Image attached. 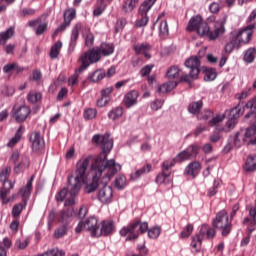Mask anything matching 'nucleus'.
<instances>
[{
  "mask_svg": "<svg viewBox=\"0 0 256 256\" xmlns=\"http://www.w3.org/2000/svg\"><path fill=\"white\" fill-rule=\"evenodd\" d=\"M162 227L160 225H155L154 227H151L148 229V237L150 239H158V237L161 235Z\"/></svg>",
  "mask_w": 256,
  "mask_h": 256,
  "instance_id": "obj_44",
  "label": "nucleus"
},
{
  "mask_svg": "<svg viewBox=\"0 0 256 256\" xmlns=\"http://www.w3.org/2000/svg\"><path fill=\"white\" fill-rule=\"evenodd\" d=\"M180 73L181 69H179V67L173 66L168 69L167 77H169V79H176L177 77H180Z\"/></svg>",
  "mask_w": 256,
  "mask_h": 256,
  "instance_id": "obj_53",
  "label": "nucleus"
},
{
  "mask_svg": "<svg viewBox=\"0 0 256 256\" xmlns=\"http://www.w3.org/2000/svg\"><path fill=\"white\" fill-rule=\"evenodd\" d=\"M169 35V26L167 21H161L159 25V36L160 37H168Z\"/></svg>",
  "mask_w": 256,
  "mask_h": 256,
  "instance_id": "obj_49",
  "label": "nucleus"
},
{
  "mask_svg": "<svg viewBox=\"0 0 256 256\" xmlns=\"http://www.w3.org/2000/svg\"><path fill=\"white\" fill-rule=\"evenodd\" d=\"M177 161H176V157L174 159H168L166 161H164V169L166 173H171L169 171V169H171V167H174V165H176Z\"/></svg>",
  "mask_w": 256,
  "mask_h": 256,
  "instance_id": "obj_62",
  "label": "nucleus"
},
{
  "mask_svg": "<svg viewBox=\"0 0 256 256\" xmlns=\"http://www.w3.org/2000/svg\"><path fill=\"white\" fill-rule=\"evenodd\" d=\"M221 131H224L223 127L216 129L212 135H210V143H218L221 139Z\"/></svg>",
  "mask_w": 256,
  "mask_h": 256,
  "instance_id": "obj_55",
  "label": "nucleus"
},
{
  "mask_svg": "<svg viewBox=\"0 0 256 256\" xmlns=\"http://www.w3.org/2000/svg\"><path fill=\"white\" fill-rule=\"evenodd\" d=\"M201 61L198 57H190L185 61V66L190 69V78L197 79L200 73Z\"/></svg>",
  "mask_w": 256,
  "mask_h": 256,
  "instance_id": "obj_12",
  "label": "nucleus"
},
{
  "mask_svg": "<svg viewBox=\"0 0 256 256\" xmlns=\"http://www.w3.org/2000/svg\"><path fill=\"white\" fill-rule=\"evenodd\" d=\"M247 23H249V25H250V27H251V37H252L253 31H254V29H255V27H256V9H254V10L250 13V15H249V17H248V19H247Z\"/></svg>",
  "mask_w": 256,
  "mask_h": 256,
  "instance_id": "obj_52",
  "label": "nucleus"
},
{
  "mask_svg": "<svg viewBox=\"0 0 256 256\" xmlns=\"http://www.w3.org/2000/svg\"><path fill=\"white\" fill-rule=\"evenodd\" d=\"M199 149V145H190L187 149L176 155V163H182L183 161L191 159V157H197Z\"/></svg>",
  "mask_w": 256,
  "mask_h": 256,
  "instance_id": "obj_11",
  "label": "nucleus"
},
{
  "mask_svg": "<svg viewBox=\"0 0 256 256\" xmlns=\"http://www.w3.org/2000/svg\"><path fill=\"white\" fill-rule=\"evenodd\" d=\"M251 39H252V27H250V23L244 29H239L236 32L237 44L250 43Z\"/></svg>",
  "mask_w": 256,
  "mask_h": 256,
  "instance_id": "obj_14",
  "label": "nucleus"
},
{
  "mask_svg": "<svg viewBox=\"0 0 256 256\" xmlns=\"http://www.w3.org/2000/svg\"><path fill=\"white\" fill-rule=\"evenodd\" d=\"M82 36L85 39V45L87 47H92L95 41V35L91 33V30L89 29V27H84L82 29Z\"/></svg>",
  "mask_w": 256,
  "mask_h": 256,
  "instance_id": "obj_31",
  "label": "nucleus"
},
{
  "mask_svg": "<svg viewBox=\"0 0 256 256\" xmlns=\"http://www.w3.org/2000/svg\"><path fill=\"white\" fill-rule=\"evenodd\" d=\"M63 43L61 41H57L52 47L50 51L51 59H57L59 56L60 49H62Z\"/></svg>",
  "mask_w": 256,
  "mask_h": 256,
  "instance_id": "obj_43",
  "label": "nucleus"
},
{
  "mask_svg": "<svg viewBox=\"0 0 256 256\" xmlns=\"http://www.w3.org/2000/svg\"><path fill=\"white\" fill-rule=\"evenodd\" d=\"M33 179H34V177H31L27 181V184L25 185V187H21V189L19 190V194L21 195L24 203H27V200L29 199V197L31 195V191L33 188Z\"/></svg>",
  "mask_w": 256,
  "mask_h": 256,
  "instance_id": "obj_23",
  "label": "nucleus"
},
{
  "mask_svg": "<svg viewBox=\"0 0 256 256\" xmlns=\"http://www.w3.org/2000/svg\"><path fill=\"white\" fill-rule=\"evenodd\" d=\"M148 223L144 221H133L128 225H125L119 230L121 237H126V241H134L138 239L140 233H145L148 230Z\"/></svg>",
  "mask_w": 256,
  "mask_h": 256,
  "instance_id": "obj_4",
  "label": "nucleus"
},
{
  "mask_svg": "<svg viewBox=\"0 0 256 256\" xmlns=\"http://www.w3.org/2000/svg\"><path fill=\"white\" fill-rule=\"evenodd\" d=\"M98 199L101 203H111V201H113V187L104 185V187L99 190Z\"/></svg>",
  "mask_w": 256,
  "mask_h": 256,
  "instance_id": "obj_15",
  "label": "nucleus"
},
{
  "mask_svg": "<svg viewBox=\"0 0 256 256\" xmlns=\"http://www.w3.org/2000/svg\"><path fill=\"white\" fill-rule=\"evenodd\" d=\"M217 71L216 69L209 67L204 70V81H215L217 79Z\"/></svg>",
  "mask_w": 256,
  "mask_h": 256,
  "instance_id": "obj_40",
  "label": "nucleus"
},
{
  "mask_svg": "<svg viewBox=\"0 0 256 256\" xmlns=\"http://www.w3.org/2000/svg\"><path fill=\"white\" fill-rule=\"evenodd\" d=\"M24 209L23 203H17L12 208V215L13 217H19Z\"/></svg>",
  "mask_w": 256,
  "mask_h": 256,
  "instance_id": "obj_56",
  "label": "nucleus"
},
{
  "mask_svg": "<svg viewBox=\"0 0 256 256\" xmlns=\"http://www.w3.org/2000/svg\"><path fill=\"white\" fill-rule=\"evenodd\" d=\"M199 171H201V163H199V161H193L185 168V173H187V175H192L193 177H196Z\"/></svg>",
  "mask_w": 256,
  "mask_h": 256,
  "instance_id": "obj_29",
  "label": "nucleus"
},
{
  "mask_svg": "<svg viewBox=\"0 0 256 256\" xmlns=\"http://www.w3.org/2000/svg\"><path fill=\"white\" fill-rule=\"evenodd\" d=\"M124 113L123 107H114V109H111L108 113V118L112 119V121H116L120 117H122Z\"/></svg>",
  "mask_w": 256,
  "mask_h": 256,
  "instance_id": "obj_38",
  "label": "nucleus"
},
{
  "mask_svg": "<svg viewBox=\"0 0 256 256\" xmlns=\"http://www.w3.org/2000/svg\"><path fill=\"white\" fill-rule=\"evenodd\" d=\"M71 217H73V209H63L59 220L62 223H67L68 221H70Z\"/></svg>",
  "mask_w": 256,
  "mask_h": 256,
  "instance_id": "obj_50",
  "label": "nucleus"
},
{
  "mask_svg": "<svg viewBox=\"0 0 256 256\" xmlns=\"http://www.w3.org/2000/svg\"><path fill=\"white\" fill-rule=\"evenodd\" d=\"M93 143L100 145L102 153H100L94 163L91 165L90 176L92 183H88L85 187L86 193H93L99 187V183H109L111 178L121 171L120 163H116L115 159L107 161V155L113 149V139L110 135H94L92 138Z\"/></svg>",
  "mask_w": 256,
  "mask_h": 256,
  "instance_id": "obj_1",
  "label": "nucleus"
},
{
  "mask_svg": "<svg viewBox=\"0 0 256 256\" xmlns=\"http://www.w3.org/2000/svg\"><path fill=\"white\" fill-rule=\"evenodd\" d=\"M177 85H178L177 81H168V83H164L163 85H160L158 91L159 93H168L169 91H172V89H175Z\"/></svg>",
  "mask_w": 256,
  "mask_h": 256,
  "instance_id": "obj_41",
  "label": "nucleus"
},
{
  "mask_svg": "<svg viewBox=\"0 0 256 256\" xmlns=\"http://www.w3.org/2000/svg\"><path fill=\"white\" fill-rule=\"evenodd\" d=\"M115 51V45L113 43H101L100 45V55L104 57H109V55H113Z\"/></svg>",
  "mask_w": 256,
  "mask_h": 256,
  "instance_id": "obj_30",
  "label": "nucleus"
},
{
  "mask_svg": "<svg viewBox=\"0 0 256 256\" xmlns=\"http://www.w3.org/2000/svg\"><path fill=\"white\" fill-rule=\"evenodd\" d=\"M83 229L90 231L93 237H99V226L96 217H89L86 221H80L75 228L76 233H81Z\"/></svg>",
  "mask_w": 256,
  "mask_h": 256,
  "instance_id": "obj_9",
  "label": "nucleus"
},
{
  "mask_svg": "<svg viewBox=\"0 0 256 256\" xmlns=\"http://www.w3.org/2000/svg\"><path fill=\"white\" fill-rule=\"evenodd\" d=\"M212 225H214V229H218L221 231L222 235L226 237L232 231V223L229 220V215L225 209L218 211L216 216L212 220Z\"/></svg>",
  "mask_w": 256,
  "mask_h": 256,
  "instance_id": "obj_5",
  "label": "nucleus"
},
{
  "mask_svg": "<svg viewBox=\"0 0 256 256\" xmlns=\"http://www.w3.org/2000/svg\"><path fill=\"white\" fill-rule=\"evenodd\" d=\"M249 215L253 219V221H251V223H256V200H255V206L249 207Z\"/></svg>",
  "mask_w": 256,
  "mask_h": 256,
  "instance_id": "obj_64",
  "label": "nucleus"
},
{
  "mask_svg": "<svg viewBox=\"0 0 256 256\" xmlns=\"http://www.w3.org/2000/svg\"><path fill=\"white\" fill-rule=\"evenodd\" d=\"M194 225L192 223H188V225L181 232V237L186 238L190 237L191 233H193Z\"/></svg>",
  "mask_w": 256,
  "mask_h": 256,
  "instance_id": "obj_58",
  "label": "nucleus"
},
{
  "mask_svg": "<svg viewBox=\"0 0 256 256\" xmlns=\"http://www.w3.org/2000/svg\"><path fill=\"white\" fill-rule=\"evenodd\" d=\"M101 227H98V237L101 235H111L115 231V223L113 221H101Z\"/></svg>",
  "mask_w": 256,
  "mask_h": 256,
  "instance_id": "obj_17",
  "label": "nucleus"
},
{
  "mask_svg": "<svg viewBox=\"0 0 256 256\" xmlns=\"http://www.w3.org/2000/svg\"><path fill=\"white\" fill-rule=\"evenodd\" d=\"M232 139L235 147H241L245 141L249 145H256V121L245 132L238 131V133H235Z\"/></svg>",
  "mask_w": 256,
  "mask_h": 256,
  "instance_id": "obj_6",
  "label": "nucleus"
},
{
  "mask_svg": "<svg viewBox=\"0 0 256 256\" xmlns=\"http://www.w3.org/2000/svg\"><path fill=\"white\" fill-rule=\"evenodd\" d=\"M140 0H123L121 9L125 14L133 13L137 5H139Z\"/></svg>",
  "mask_w": 256,
  "mask_h": 256,
  "instance_id": "obj_24",
  "label": "nucleus"
},
{
  "mask_svg": "<svg viewBox=\"0 0 256 256\" xmlns=\"http://www.w3.org/2000/svg\"><path fill=\"white\" fill-rule=\"evenodd\" d=\"M28 245H29V239H25L24 241H21V239H16L15 241L16 249H26Z\"/></svg>",
  "mask_w": 256,
  "mask_h": 256,
  "instance_id": "obj_63",
  "label": "nucleus"
},
{
  "mask_svg": "<svg viewBox=\"0 0 256 256\" xmlns=\"http://www.w3.org/2000/svg\"><path fill=\"white\" fill-rule=\"evenodd\" d=\"M139 97L138 91H130L125 95L124 97V103L125 106L130 109V107H133L134 105H137V99Z\"/></svg>",
  "mask_w": 256,
  "mask_h": 256,
  "instance_id": "obj_25",
  "label": "nucleus"
},
{
  "mask_svg": "<svg viewBox=\"0 0 256 256\" xmlns=\"http://www.w3.org/2000/svg\"><path fill=\"white\" fill-rule=\"evenodd\" d=\"M171 173H166V169L164 168V162L162 163V173H159L156 177V183L159 185H168L171 183Z\"/></svg>",
  "mask_w": 256,
  "mask_h": 256,
  "instance_id": "obj_26",
  "label": "nucleus"
},
{
  "mask_svg": "<svg viewBox=\"0 0 256 256\" xmlns=\"http://www.w3.org/2000/svg\"><path fill=\"white\" fill-rule=\"evenodd\" d=\"M21 71L19 65L17 63H12V64H9V65H5L3 67V72L4 73H14V72H17L19 73Z\"/></svg>",
  "mask_w": 256,
  "mask_h": 256,
  "instance_id": "obj_54",
  "label": "nucleus"
},
{
  "mask_svg": "<svg viewBox=\"0 0 256 256\" xmlns=\"http://www.w3.org/2000/svg\"><path fill=\"white\" fill-rule=\"evenodd\" d=\"M191 248L193 253H199L201 251L202 247V235H201V230L199 231L198 234L194 235L191 237Z\"/></svg>",
  "mask_w": 256,
  "mask_h": 256,
  "instance_id": "obj_27",
  "label": "nucleus"
},
{
  "mask_svg": "<svg viewBox=\"0 0 256 256\" xmlns=\"http://www.w3.org/2000/svg\"><path fill=\"white\" fill-rule=\"evenodd\" d=\"M163 105L164 101L162 99H155V101L151 103V109L152 111H159V109H162Z\"/></svg>",
  "mask_w": 256,
  "mask_h": 256,
  "instance_id": "obj_61",
  "label": "nucleus"
},
{
  "mask_svg": "<svg viewBox=\"0 0 256 256\" xmlns=\"http://www.w3.org/2000/svg\"><path fill=\"white\" fill-rule=\"evenodd\" d=\"M91 155L88 157H84L80 159L76 163V170L74 175H70L68 177L67 188L64 187L60 191H58L55 195L56 201H64L66 199L68 193L70 194L69 199H66L65 206L69 207L70 205H74L75 197L79 194L83 183L87 182V169L92 161Z\"/></svg>",
  "mask_w": 256,
  "mask_h": 256,
  "instance_id": "obj_2",
  "label": "nucleus"
},
{
  "mask_svg": "<svg viewBox=\"0 0 256 256\" xmlns=\"http://www.w3.org/2000/svg\"><path fill=\"white\" fill-rule=\"evenodd\" d=\"M33 151H40L45 147V141L40 133H32L30 137Z\"/></svg>",
  "mask_w": 256,
  "mask_h": 256,
  "instance_id": "obj_19",
  "label": "nucleus"
},
{
  "mask_svg": "<svg viewBox=\"0 0 256 256\" xmlns=\"http://www.w3.org/2000/svg\"><path fill=\"white\" fill-rule=\"evenodd\" d=\"M151 169H152V165L148 163L147 165H144L140 169H137L136 171H134V173H131L130 179H132V181H137V179L142 177V175H146L147 173H150Z\"/></svg>",
  "mask_w": 256,
  "mask_h": 256,
  "instance_id": "obj_28",
  "label": "nucleus"
},
{
  "mask_svg": "<svg viewBox=\"0 0 256 256\" xmlns=\"http://www.w3.org/2000/svg\"><path fill=\"white\" fill-rule=\"evenodd\" d=\"M11 171V167H5V169H2V171H0V181L3 182V189H0V199H2L3 201H5L7 195H9L10 193V190L14 187V183H12V181H9Z\"/></svg>",
  "mask_w": 256,
  "mask_h": 256,
  "instance_id": "obj_8",
  "label": "nucleus"
},
{
  "mask_svg": "<svg viewBox=\"0 0 256 256\" xmlns=\"http://www.w3.org/2000/svg\"><path fill=\"white\" fill-rule=\"evenodd\" d=\"M225 117H226L225 113L218 114L215 117H214V115H212V119L209 121V124L212 127H215V126L219 125L220 123H222L224 121Z\"/></svg>",
  "mask_w": 256,
  "mask_h": 256,
  "instance_id": "obj_51",
  "label": "nucleus"
},
{
  "mask_svg": "<svg viewBox=\"0 0 256 256\" xmlns=\"http://www.w3.org/2000/svg\"><path fill=\"white\" fill-rule=\"evenodd\" d=\"M152 47L149 45V43H138L137 45H134V51L137 53V55H144L147 59H150V51Z\"/></svg>",
  "mask_w": 256,
  "mask_h": 256,
  "instance_id": "obj_22",
  "label": "nucleus"
},
{
  "mask_svg": "<svg viewBox=\"0 0 256 256\" xmlns=\"http://www.w3.org/2000/svg\"><path fill=\"white\" fill-rule=\"evenodd\" d=\"M31 109L27 105H21L14 111V118L18 123H23L30 116Z\"/></svg>",
  "mask_w": 256,
  "mask_h": 256,
  "instance_id": "obj_16",
  "label": "nucleus"
},
{
  "mask_svg": "<svg viewBox=\"0 0 256 256\" xmlns=\"http://www.w3.org/2000/svg\"><path fill=\"white\" fill-rule=\"evenodd\" d=\"M114 183L117 189H124V187H126L127 185V178L125 177V175H117Z\"/></svg>",
  "mask_w": 256,
  "mask_h": 256,
  "instance_id": "obj_47",
  "label": "nucleus"
},
{
  "mask_svg": "<svg viewBox=\"0 0 256 256\" xmlns=\"http://www.w3.org/2000/svg\"><path fill=\"white\" fill-rule=\"evenodd\" d=\"M83 25L81 23H76V25L72 29L70 45H75L77 43V39H79V32L81 31Z\"/></svg>",
  "mask_w": 256,
  "mask_h": 256,
  "instance_id": "obj_36",
  "label": "nucleus"
},
{
  "mask_svg": "<svg viewBox=\"0 0 256 256\" xmlns=\"http://www.w3.org/2000/svg\"><path fill=\"white\" fill-rule=\"evenodd\" d=\"M30 165V161L28 157H24L21 162L18 165H15L14 167V173L19 174L25 171V169H28Z\"/></svg>",
  "mask_w": 256,
  "mask_h": 256,
  "instance_id": "obj_37",
  "label": "nucleus"
},
{
  "mask_svg": "<svg viewBox=\"0 0 256 256\" xmlns=\"http://www.w3.org/2000/svg\"><path fill=\"white\" fill-rule=\"evenodd\" d=\"M99 61H101L100 47H93V49L86 51V53L80 57L81 66L79 67V71H85L90 65L99 63Z\"/></svg>",
  "mask_w": 256,
  "mask_h": 256,
  "instance_id": "obj_7",
  "label": "nucleus"
},
{
  "mask_svg": "<svg viewBox=\"0 0 256 256\" xmlns=\"http://www.w3.org/2000/svg\"><path fill=\"white\" fill-rule=\"evenodd\" d=\"M76 15L77 11L75 9H68L67 11H65L64 22L62 23V25H60V27H58V29H56L55 34H58L61 31H65L67 27H70L71 21L75 19Z\"/></svg>",
  "mask_w": 256,
  "mask_h": 256,
  "instance_id": "obj_13",
  "label": "nucleus"
},
{
  "mask_svg": "<svg viewBox=\"0 0 256 256\" xmlns=\"http://www.w3.org/2000/svg\"><path fill=\"white\" fill-rule=\"evenodd\" d=\"M213 111L206 109L205 111H203L202 113H200L199 115V119H203L204 121H211V119H213Z\"/></svg>",
  "mask_w": 256,
  "mask_h": 256,
  "instance_id": "obj_59",
  "label": "nucleus"
},
{
  "mask_svg": "<svg viewBox=\"0 0 256 256\" xmlns=\"http://www.w3.org/2000/svg\"><path fill=\"white\" fill-rule=\"evenodd\" d=\"M68 231V228L66 225H62L61 227H58V229L55 230L54 235L56 238L64 237Z\"/></svg>",
  "mask_w": 256,
  "mask_h": 256,
  "instance_id": "obj_60",
  "label": "nucleus"
},
{
  "mask_svg": "<svg viewBox=\"0 0 256 256\" xmlns=\"http://www.w3.org/2000/svg\"><path fill=\"white\" fill-rule=\"evenodd\" d=\"M256 57V49L254 47H250L245 51L243 60L245 63H253Z\"/></svg>",
  "mask_w": 256,
  "mask_h": 256,
  "instance_id": "obj_39",
  "label": "nucleus"
},
{
  "mask_svg": "<svg viewBox=\"0 0 256 256\" xmlns=\"http://www.w3.org/2000/svg\"><path fill=\"white\" fill-rule=\"evenodd\" d=\"M157 0H146L139 7V15L141 19L136 21L137 27H146L149 22L148 12L152 9L153 5H155Z\"/></svg>",
  "mask_w": 256,
  "mask_h": 256,
  "instance_id": "obj_10",
  "label": "nucleus"
},
{
  "mask_svg": "<svg viewBox=\"0 0 256 256\" xmlns=\"http://www.w3.org/2000/svg\"><path fill=\"white\" fill-rule=\"evenodd\" d=\"M200 235L202 237V241L203 239H214V237L217 235V231L214 225L213 227H211L210 225H207L206 223H204L200 227Z\"/></svg>",
  "mask_w": 256,
  "mask_h": 256,
  "instance_id": "obj_20",
  "label": "nucleus"
},
{
  "mask_svg": "<svg viewBox=\"0 0 256 256\" xmlns=\"http://www.w3.org/2000/svg\"><path fill=\"white\" fill-rule=\"evenodd\" d=\"M245 171H256V155H248L245 165Z\"/></svg>",
  "mask_w": 256,
  "mask_h": 256,
  "instance_id": "obj_35",
  "label": "nucleus"
},
{
  "mask_svg": "<svg viewBox=\"0 0 256 256\" xmlns=\"http://www.w3.org/2000/svg\"><path fill=\"white\" fill-rule=\"evenodd\" d=\"M66 253L62 249H49L48 251H45V253H41L40 255H34V256H65Z\"/></svg>",
  "mask_w": 256,
  "mask_h": 256,
  "instance_id": "obj_46",
  "label": "nucleus"
},
{
  "mask_svg": "<svg viewBox=\"0 0 256 256\" xmlns=\"http://www.w3.org/2000/svg\"><path fill=\"white\" fill-rule=\"evenodd\" d=\"M30 27H34L36 35H43L48 29V23L42 21V19H36L29 22Z\"/></svg>",
  "mask_w": 256,
  "mask_h": 256,
  "instance_id": "obj_21",
  "label": "nucleus"
},
{
  "mask_svg": "<svg viewBox=\"0 0 256 256\" xmlns=\"http://www.w3.org/2000/svg\"><path fill=\"white\" fill-rule=\"evenodd\" d=\"M237 39H236V33L234 34V38L229 41L228 43H226L225 47H224V51L227 54L233 53L235 47H237Z\"/></svg>",
  "mask_w": 256,
  "mask_h": 256,
  "instance_id": "obj_48",
  "label": "nucleus"
},
{
  "mask_svg": "<svg viewBox=\"0 0 256 256\" xmlns=\"http://www.w3.org/2000/svg\"><path fill=\"white\" fill-rule=\"evenodd\" d=\"M14 34H15L14 27H9V29L0 33V45H6L7 41H9V39H12V37H14Z\"/></svg>",
  "mask_w": 256,
  "mask_h": 256,
  "instance_id": "obj_33",
  "label": "nucleus"
},
{
  "mask_svg": "<svg viewBox=\"0 0 256 256\" xmlns=\"http://www.w3.org/2000/svg\"><path fill=\"white\" fill-rule=\"evenodd\" d=\"M225 19H220L214 23V31H211L208 23L203 21L201 15H196L192 17L188 23L187 31H196L200 37H207L210 41H215L221 35H224L225 29Z\"/></svg>",
  "mask_w": 256,
  "mask_h": 256,
  "instance_id": "obj_3",
  "label": "nucleus"
},
{
  "mask_svg": "<svg viewBox=\"0 0 256 256\" xmlns=\"http://www.w3.org/2000/svg\"><path fill=\"white\" fill-rule=\"evenodd\" d=\"M203 107V101H194L193 103H190L188 107V111L192 113L193 115H197L198 119H200V111Z\"/></svg>",
  "mask_w": 256,
  "mask_h": 256,
  "instance_id": "obj_34",
  "label": "nucleus"
},
{
  "mask_svg": "<svg viewBox=\"0 0 256 256\" xmlns=\"http://www.w3.org/2000/svg\"><path fill=\"white\" fill-rule=\"evenodd\" d=\"M97 117V109L88 108L84 111V118L85 119H95Z\"/></svg>",
  "mask_w": 256,
  "mask_h": 256,
  "instance_id": "obj_57",
  "label": "nucleus"
},
{
  "mask_svg": "<svg viewBox=\"0 0 256 256\" xmlns=\"http://www.w3.org/2000/svg\"><path fill=\"white\" fill-rule=\"evenodd\" d=\"M104 77H106L105 71H103L102 69H98L90 75V80L93 81V83H98L99 81H102Z\"/></svg>",
  "mask_w": 256,
  "mask_h": 256,
  "instance_id": "obj_42",
  "label": "nucleus"
},
{
  "mask_svg": "<svg viewBox=\"0 0 256 256\" xmlns=\"http://www.w3.org/2000/svg\"><path fill=\"white\" fill-rule=\"evenodd\" d=\"M243 114L242 109L240 107H234L230 111V118L228 119L226 126L228 129H234L235 125H237V119Z\"/></svg>",
  "mask_w": 256,
  "mask_h": 256,
  "instance_id": "obj_18",
  "label": "nucleus"
},
{
  "mask_svg": "<svg viewBox=\"0 0 256 256\" xmlns=\"http://www.w3.org/2000/svg\"><path fill=\"white\" fill-rule=\"evenodd\" d=\"M24 132H25V127H23V125H21V126L17 129V131H16L14 137H12V138L9 140V142L7 143V146H8V147H14V145H17V143H19V141L21 140V137H22V135H23Z\"/></svg>",
  "mask_w": 256,
  "mask_h": 256,
  "instance_id": "obj_32",
  "label": "nucleus"
},
{
  "mask_svg": "<svg viewBox=\"0 0 256 256\" xmlns=\"http://www.w3.org/2000/svg\"><path fill=\"white\" fill-rule=\"evenodd\" d=\"M42 93H39L37 91H30V93H28L27 95V100L29 101V103H37L38 101L42 100Z\"/></svg>",
  "mask_w": 256,
  "mask_h": 256,
  "instance_id": "obj_45",
  "label": "nucleus"
}]
</instances>
